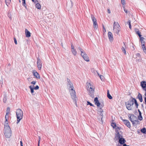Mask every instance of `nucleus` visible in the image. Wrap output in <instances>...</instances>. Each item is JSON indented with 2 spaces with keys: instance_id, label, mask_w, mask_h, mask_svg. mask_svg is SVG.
<instances>
[{
  "instance_id": "412c9836",
  "label": "nucleus",
  "mask_w": 146,
  "mask_h": 146,
  "mask_svg": "<svg viewBox=\"0 0 146 146\" xmlns=\"http://www.w3.org/2000/svg\"><path fill=\"white\" fill-rule=\"evenodd\" d=\"M135 31L136 34L138 35L139 37L141 36V33L139 32V30L137 29H135Z\"/></svg>"
},
{
  "instance_id": "e2e57ef3",
  "label": "nucleus",
  "mask_w": 146,
  "mask_h": 146,
  "mask_svg": "<svg viewBox=\"0 0 146 146\" xmlns=\"http://www.w3.org/2000/svg\"><path fill=\"white\" fill-rule=\"evenodd\" d=\"M122 145H123V144H119V143H118L116 145V146H122Z\"/></svg>"
},
{
  "instance_id": "20e7f679",
  "label": "nucleus",
  "mask_w": 146,
  "mask_h": 146,
  "mask_svg": "<svg viewBox=\"0 0 146 146\" xmlns=\"http://www.w3.org/2000/svg\"><path fill=\"white\" fill-rule=\"evenodd\" d=\"M4 134L5 137L7 138H9L11 135V128L4 129Z\"/></svg>"
},
{
  "instance_id": "f704fd0d",
  "label": "nucleus",
  "mask_w": 146,
  "mask_h": 146,
  "mask_svg": "<svg viewBox=\"0 0 146 146\" xmlns=\"http://www.w3.org/2000/svg\"><path fill=\"white\" fill-rule=\"evenodd\" d=\"M121 49L123 52L124 53V54L125 55L126 54V53L125 48L123 47V46L122 47Z\"/></svg>"
},
{
  "instance_id": "4468645a",
  "label": "nucleus",
  "mask_w": 146,
  "mask_h": 146,
  "mask_svg": "<svg viewBox=\"0 0 146 146\" xmlns=\"http://www.w3.org/2000/svg\"><path fill=\"white\" fill-rule=\"evenodd\" d=\"M33 73L34 76L36 78L40 79V77L39 74L36 72L35 70H33Z\"/></svg>"
},
{
  "instance_id": "bb28decb",
  "label": "nucleus",
  "mask_w": 146,
  "mask_h": 146,
  "mask_svg": "<svg viewBox=\"0 0 146 146\" xmlns=\"http://www.w3.org/2000/svg\"><path fill=\"white\" fill-rule=\"evenodd\" d=\"M86 84L87 90H88L90 89V88H92L90 83H87Z\"/></svg>"
},
{
  "instance_id": "de8ad7c7",
  "label": "nucleus",
  "mask_w": 146,
  "mask_h": 146,
  "mask_svg": "<svg viewBox=\"0 0 146 146\" xmlns=\"http://www.w3.org/2000/svg\"><path fill=\"white\" fill-rule=\"evenodd\" d=\"M121 3L123 5H124L125 3V0H121Z\"/></svg>"
},
{
  "instance_id": "39448f33",
  "label": "nucleus",
  "mask_w": 146,
  "mask_h": 146,
  "mask_svg": "<svg viewBox=\"0 0 146 146\" xmlns=\"http://www.w3.org/2000/svg\"><path fill=\"white\" fill-rule=\"evenodd\" d=\"M66 84L67 87L69 90H73V89H74L73 84L70 81V79L68 78H67Z\"/></svg>"
},
{
  "instance_id": "2eb2a0df",
  "label": "nucleus",
  "mask_w": 146,
  "mask_h": 146,
  "mask_svg": "<svg viewBox=\"0 0 146 146\" xmlns=\"http://www.w3.org/2000/svg\"><path fill=\"white\" fill-rule=\"evenodd\" d=\"M118 143H119V144H123V145L124 144H125V143L126 142V141L123 137H121L120 139H118Z\"/></svg>"
},
{
  "instance_id": "680f3d73",
  "label": "nucleus",
  "mask_w": 146,
  "mask_h": 146,
  "mask_svg": "<svg viewBox=\"0 0 146 146\" xmlns=\"http://www.w3.org/2000/svg\"><path fill=\"white\" fill-rule=\"evenodd\" d=\"M124 12L126 13H127V9H126L125 8H124Z\"/></svg>"
},
{
  "instance_id": "a211bd4d",
  "label": "nucleus",
  "mask_w": 146,
  "mask_h": 146,
  "mask_svg": "<svg viewBox=\"0 0 146 146\" xmlns=\"http://www.w3.org/2000/svg\"><path fill=\"white\" fill-rule=\"evenodd\" d=\"M132 122L133 125V126H137L138 124H139L140 123V121H138V119L135 120L134 121H133Z\"/></svg>"
},
{
  "instance_id": "72a5a7b5",
  "label": "nucleus",
  "mask_w": 146,
  "mask_h": 146,
  "mask_svg": "<svg viewBox=\"0 0 146 146\" xmlns=\"http://www.w3.org/2000/svg\"><path fill=\"white\" fill-rule=\"evenodd\" d=\"M138 119H139L140 121H141L143 119V117L141 114H140L138 116Z\"/></svg>"
},
{
  "instance_id": "69168bd1",
  "label": "nucleus",
  "mask_w": 146,
  "mask_h": 146,
  "mask_svg": "<svg viewBox=\"0 0 146 146\" xmlns=\"http://www.w3.org/2000/svg\"><path fill=\"white\" fill-rule=\"evenodd\" d=\"M3 81L2 79H0V84H3Z\"/></svg>"
},
{
  "instance_id": "cd10ccee",
  "label": "nucleus",
  "mask_w": 146,
  "mask_h": 146,
  "mask_svg": "<svg viewBox=\"0 0 146 146\" xmlns=\"http://www.w3.org/2000/svg\"><path fill=\"white\" fill-rule=\"evenodd\" d=\"M141 131L142 133L146 134V128L145 127H143L141 129Z\"/></svg>"
},
{
  "instance_id": "5701e85b",
  "label": "nucleus",
  "mask_w": 146,
  "mask_h": 146,
  "mask_svg": "<svg viewBox=\"0 0 146 146\" xmlns=\"http://www.w3.org/2000/svg\"><path fill=\"white\" fill-rule=\"evenodd\" d=\"M29 88L31 90V92L32 94L33 95H35V93H34V90H35L33 87L32 86H30Z\"/></svg>"
},
{
  "instance_id": "13d9d810",
  "label": "nucleus",
  "mask_w": 146,
  "mask_h": 146,
  "mask_svg": "<svg viewBox=\"0 0 146 146\" xmlns=\"http://www.w3.org/2000/svg\"><path fill=\"white\" fill-rule=\"evenodd\" d=\"M33 2L36 4L38 3V1L37 0H34V1H32Z\"/></svg>"
},
{
  "instance_id": "c85d7f7f",
  "label": "nucleus",
  "mask_w": 146,
  "mask_h": 146,
  "mask_svg": "<svg viewBox=\"0 0 146 146\" xmlns=\"http://www.w3.org/2000/svg\"><path fill=\"white\" fill-rule=\"evenodd\" d=\"M36 7L37 9H40L41 8V5L40 4L38 3L36 4Z\"/></svg>"
},
{
  "instance_id": "a878e982",
  "label": "nucleus",
  "mask_w": 146,
  "mask_h": 146,
  "mask_svg": "<svg viewBox=\"0 0 146 146\" xmlns=\"http://www.w3.org/2000/svg\"><path fill=\"white\" fill-rule=\"evenodd\" d=\"M107 97H108V98L110 99H112L113 98L112 96L110 95V94L109 90H107Z\"/></svg>"
},
{
  "instance_id": "3c124183",
  "label": "nucleus",
  "mask_w": 146,
  "mask_h": 146,
  "mask_svg": "<svg viewBox=\"0 0 146 146\" xmlns=\"http://www.w3.org/2000/svg\"><path fill=\"white\" fill-rule=\"evenodd\" d=\"M139 37L140 38V39L141 41H143L144 39H145V38L144 37H142L140 36V37Z\"/></svg>"
},
{
  "instance_id": "79ce46f5",
  "label": "nucleus",
  "mask_w": 146,
  "mask_h": 146,
  "mask_svg": "<svg viewBox=\"0 0 146 146\" xmlns=\"http://www.w3.org/2000/svg\"><path fill=\"white\" fill-rule=\"evenodd\" d=\"M33 88L35 90H37L39 89V87L38 85H36L35 87Z\"/></svg>"
},
{
  "instance_id": "4d7b16f0",
  "label": "nucleus",
  "mask_w": 146,
  "mask_h": 146,
  "mask_svg": "<svg viewBox=\"0 0 146 146\" xmlns=\"http://www.w3.org/2000/svg\"><path fill=\"white\" fill-rule=\"evenodd\" d=\"M116 129H118V130H120L121 128V127H118V126H117L116 127Z\"/></svg>"
},
{
  "instance_id": "1a4fd4ad",
  "label": "nucleus",
  "mask_w": 146,
  "mask_h": 146,
  "mask_svg": "<svg viewBox=\"0 0 146 146\" xmlns=\"http://www.w3.org/2000/svg\"><path fill=\"white\" fill-rule=\"evenodd\" d=\"M128 117H129V120L131 122L138 119L137 117L133 114H129Z\"/></svg>"
},
{
  "instance_id": "e433bc0d",
  "label": "nucleus",
  "mask_w": 146,
  "mask_h": 146,
  "mask_svg": "<svg viewBox=\"0 0 146 146\" xmlns=\"http://www.w3.org/2000/svg\"><path fill=\"white\" fill-rule=\"evenodd\" d=\"M10 108L9 107H8L7 108L6 110V113H10Z\"/></svg>"
},
{
  "instance_id": "a19ab883",
  "label": "nucleus",
  "mask_w": 146,
  "mask_h": 146,
  "mask_svg": "<svg viewBox=\"0 0 146 146\" xmlns=\"http://www.w3.org/2000/svg\"><path fill=\"white\" fill-rule=\"evenodd\" d=\"M26 4L25 2V0H22V5L23 6H25Z\"/></svg>"
},
{
  "instance_id": "9b49d317",
  "label": "nucleus",
  "mask_w": 146,
  "mask_h": 146,
  "mask_svg": "<svg viewBox=\"0 0 146 146\" xmlns=\"http://www.w3.org/2000/svg\"><path fill=\"white\" fill-rule=\"evenodd\" d=\"M88 93L90 96L92 98L94 97V88H90V89L88 90Z\"/></svg>"
},
{
  "instance_id": "f03ea898",
  "label": "nucleus",
  "mask_w": 146,
  "mask_h": 146,
  "mask_svg": "<svg viewBox=\"0 0 146 146\" xmlns=\"http://www.w3.org/2000/svg\"><path fill=\"white\" fill-rule=\"evenodd\" d=\"M16 117L17 119V123L18 124L19 123L23 117V112L20 109L17 110L16 111Z\"/></svg>"
},
{
  "instance_id": "09e8293b",
  "label": "nucleus",
  "mask_w": 146,
  "mask_h": 146,
  "mask_svg": "<svg viewBox=\"0 0 146 146\" xmlns=\"http://www.w3.org/2000/svg\"><path fill=\"white\" fill-rule=\"evenodd\" d=\"M78 49H79L81 52V51H83V50L79 46H78Z\"/></svg>"
},
{
  "instance_id": "0eeeda50",
  "label": "nucleus",
  "mask_w": 146,
  "mask_h": 146,
  "mask_svg": "<svg viewBox=\"0 0 146 146\" xmlns=\"http://www.w3.org/2000/svg\"><path fill=\"white\" fill-rule=\"evenodd\" d=\"M94 102L95 104L97 106V107H100V108H102L104 106V104L103 102L100 103L98 100V98L96 97L94 99Z\"/></svg>"
},
{
  "instance_id": "f257e3e1",
  "label": "nucleus",
  "mask_w": 146,
  "mask_h": 146,
  "mask_svg": "<svg viewBox=\"0 0 146 146\" xmlns=\"http://www.w3.org/2000/svg\"><path fill=\"white\" fill-rule=\"evenodd\" d=\"M133 98L132 96H131V98L129 100L125 102V105L127 109L128 110H131L132 109V107L134 104V100H133Z\"/></svg>"
},
{
  "instance_id": "c03bdc74",
  "label": "nucleus",
  "mask_w": 146,
  "mask_h": 146,
  "mask_svg": "<svg viewBox=\"0 0 146 146\" xmlns=\"http://www.w3.org/2000/svg\"><path fill=\"white\" fill-rule=\"evenodd\" d=\"M102 27L103 29V32L104 33H105L106 32V31L105 28L103 24L102 25Z\"/></svg>"
},
{
  "instance_id": "0e129e2a",
  "label": "nucleus",
  "mask_w": 146,
  "mask_h": 146,
  "mask_svg": "<svg viewBox=\"0 0 146 146\" xmlns=\"http://www.w3.org/2000/svg\"><path fill=\"white\" fill-rule=\"evenodd\" d=\"M135 106L136 108H138V106H139V104H138V103L135 104Z\"/></svg>"
},
{
  "instance_id": "9d476101",
  "label": "nucleus",
  "mask_w": 146,
  "mask_h": 146,
  "mask_svg": "<svg viewBox=\"0 0 146 146\" xmlns=\"http://www.w3.org/2000/svg\"><path fill=\"white\" fill-rule=\"evenodd\" d=\"M37 65L39 70H40L42 66L41 61L40 58L38 57L37 58Z\"/></svg>"
},
{
  "instance_id": "393cba45",
  "label": "nucleus",
  "mask_w": 146,
  "mask_h": 146,
  "mask_svg": "<svg viewBox=\"0 0 146 146\" xmlns=\"http://www.w3.org/2000/svg\"><path fill=\"white\" fill-rule=\"evenodd\" d=\"M123 137L122 135H121L120 133H118L117 134H115V137L116 138V139H118L121 137Z\"/></svg>"
},
{
  "instance_id": "603ef678",
  "label": "nucleus",
  "mask_w": 146,
  "mask_h": 146,
  "mask_svg": "<svg viewBox=\"0 0 146 146\" xmlns=\"http://www.w3.org/2000/svg\"><path fill=\"white\" fill-rule=\"evenodd\" d=\"M115 131L116 132V133H115V134H117L118 133H119V130L117 129H116V128L115 129Z\"/></svg>"
},
{
  "instance_id": "58836bf2",
  "label": "nucleus",
  "mask_w": 146,
  "mask_h": 146,
  "mask_svg": "<svg viewBox=\"0 0 146 146\" xmlns=\"http://www.w3.org/2000/svg\"><path fill=\"white\" fill-rule=\"evenodd\" d=\"M87 105H90L91 106H92L93 107H94V106L90 102L88 101H87Z\"/></svg>"
},
{
  "instance_id": "c756f323",
  "label": "nucleus",
  "mask_w": 146,
  "mask_h": 146,
  "mask_svg": "<svg viewBox=\"0 0 146 146\" xmlns=\"http://www.w3.org/2000/svg\"><path fill=\"white\" fill-rule=\"evenodd\" d=\"M9 113H6V115H5V120L6 121H8V119L9 118Z\"/></svg>"
},
{
  "instance_id": "5fc2aeb1",
  "label": "nucleus",
  "mask_w": 146,
  "mask_h": 146,
  "mask_svg": "<svg viewBox=\"0 0 146 146\" xmlns=\"http://www.w3.org/2000/svg\"><path fill=\"white\" fill-rule=\"evenodd\" d=\"M36 81H33L31 82V84H32L35 85L36 83Z\"/></svg>"
},
{
  "instance_id": "b1692460",
  "label": "nucleus",
  "mask_w": 146,
  "mask_h": 146,
  "mask_svg": "<svg viewBox=\"0 0 146 146\" xmlns=\"http://www.w3.org/2000/svg\"><path fill=\"white\" fill-rule=\"evenodd\" d=\"M5 93V94L3 95V102L4 103H6L7 101V95L6 93L5 92H4V93Z\"/></svg>"
},
{
  "instance_id": "c9c22d12",
  "label": "nucleus",
  "mask_w": 146,
  "mask_h": 146,
  "mask_svg": "<svg viewBox=\"0 0 146 146\" xmlns=\"http://www.w3.org/2000/svg\"><path fill=\"white\" fill-rule=\"evenodd\" d=\"M100 115L101 116L100 118H101V122H102V124L103 123V121H102V118H103V115L102 112L100 113Z\"/></svg>"
},
{
  "instance_id": "6e6552de",
  "label": "nucleus",
  "mask_w": 146,
  "mask_h": 146,
  "mask_svg": "<svg viewBox=\"0 0 146 146\" xmlns=\"http://www.w3.org/2000/svg\"><path fill=\"white\" fill-rule=\"evenodd\" d=\"M91 18L93 23V26L94 29H97L98 28V26L96 22V19L93 15H91Z\"/></svg>"
},
{
  "instance_id": "4be33fe9",
  "label": "nucleus",
  "mask_w": 146,
  "mask_h": 146,
  "mask_svg": "<svg viewBox=\"0 0 146 146\" xmlns=\"http://www.w3.org/2000/svg\"><path fill=\"white\" fill-rule=\"evenodd\" d=\"M84 60L87 62H89L90 60L89 58L87 55V54H85L84 55H83L82 57Z\"/></svg>"
},
{
  "instance_id": "f3484780",
  "label": "nucleus",
  "mask_w": 146,
  "mask_h": 146,
  "mask_svg": "<svg viewBox=\"0 0 146 146\" xmlns=\"http://www.w3.org/2000/svg\"><path fill=\"white\" fill-rule=\"evenodd\" d=\"M136 99H138L140 102H142L143 101V99L142 94L139 92L136 97Z\"/></svg>"
},
{
  "instance_id": "423d86ee",
  "label": "nucleus",
  "mask_w": 146,
  "mask_h": 146,
  "mask_svg": "<svg viewBox=\"0 0 146 146\" xmlns=\"http://www.w3.org/2000/svg\"><path fill=\"white\" fill-rule=\"evenodd\" d=\"M69 92H70V94L71 95L72 98L74 100V102H75L76 103V93L74 90L73 89V90H69Z\"/></svg>"
},
{
  "instance_id": "6e6d98bb",
  "label": "nucleus",
  "mask_w": 146,
  "mask_h": 146,
  "mask_svg": "<svg viewBox=\"0 0 146 146\" xmlns=\"http://www.w3.org/2000/svg\"><path fill=\"white\" fill-rule=\"evenodd\" d=\"M38 145H39V143H40V139H41V138H40V136L39 137H38Z\"/></svg>"
},
{
  "instance_id": "bf43d9fd",
  "label": "nucleus",
  "mask_w": 146,
  "mask_h": 146,
  "mask_svg": "<svg viewBox=\"0 0 146 146\" xmlns=\"http://www.w3.org/2000/svg\"><path fill=\"white\" fill-rule=\"evenodd\" d=\"M100 77L102 80V79H103V78H104L103 76L102 75H100Z\"/></svg>"
},
{
  "instance_id": "37998d69",
  "label": "nucleus",
  "mask_w": 146,
  "mask_h": 146,
  "mask_svg": "<svg viewBox=\"0 0 146 146\" xmlns=\"http://www.w3.org/2000/svg\"><path fill=\"white\" fill-rule=\"evenodd\" d=\"M81 56L83 57V55H84L85 54H86L85 53V52H83V51H81Z\"/></svg>"
},
{
  "instance_id": "aec40b11",
  "label": "nucleus",
  "mask_w": 146,
  "mask_h": 146,
  "mask_svg": "<svg viewBox=\"0 0 146 146\" xmlns=\"http://www.w3.org/2000/svg\"><path fill=\"white\" fill-rule=\"evenodd\" d=\"M25 35L26 37H29L31 36L30 32L27 29H26L25 30Z\"/></svg>"
},
{
  "instance_id": "ea45409f",
  "label": "nucleus",
  "mask_w": 146,
  "mask_h": 146,
  "mask_svg": "<svg viewBox=\"0 0 146 146\" xmlns=\"http://www.w3.org/2000/svg\"><path fill=\"white\" fill-rule=\"evenodd\" d=\"M136 56L135 57V58H136L137 57H138L139 58H141V56L140 55V54L139 53H137L136 54Z\"/></svg>"
},
{
  "instance_id": "6ab92c4d",
  "label": "nucleus",
  "mask_w": 146,
  "mask_h": 146,
  "mask_svg": "<svg viewBox=\"0 0 146 146\" xmlns=\"http://www.w3.org/2000/svg\"><path fill=\"white\" fill-rule=\"evenodd\" d=\"M11 128L9 125L8 121L6 122V121H5L4 125V129H9Z\"/></svg>"
},
{
  "instance_id": "864d4df0",
  "label": "nucleus",
  "mask_w": 146,
  "mask_h": 146,
  "mask_svg": "<svg viewBox=\"0 0 146 146\" xmlns=\"http://www.w3.org/2000/svg\"><path fill=\"white\" fill-rule=\"evenodd\" d=\"M141 46L142 47V46L143 44H144V45H145V41L143 40L141 41Z\"/></svg>"
},
{
  "instance_id": "774afa93",
  "label": "nucleus",
  "mask_w": 146,
  "mask_h": 146,
  "mask_svg": "<svg viewBox=\"0 0 146 146\" xmlns=\"http://www.w3.org/2000/svg\"><path fill=\"white\" fill-rule=\"evenodd\" d=\"M144 101L145 102V104L146 105V97L144 98Z\"/></svg>"
},
{
  "instance_id": "052dcab7",
  "label": "nucleus",
  "mask_w": 146,
  "mask_h": 146,
  "mask_svg": "<svg viewBox=\"0 0 146 146\" xmlns=\"http://www.w3.org/2000/svg\"><path fill=\"white\" fill-rule=\"evenodd\" d=\"M127 23L129 25H131V21L130 20H129L127 21Z\"/></svg>"
},
{
  "instance_id": "f8f14e48",
  "label": "nucleus",
  "mask_w": 146,
  "mask_h": 146,
  "mask_svg": "<svg viewBox=\"0 0 146 146\" xmlns=\"http://www.w3.org/2000/svg\"><path fill=\"white\" fill-rule=\"evenodd\" d=\"M140 85L143 90L146 91V82L142 81L141 82Z\"/></svg>"
},
{
  "instance_id": "473e14b6",
  "label": "nucleus",
  "mask_w": 146,
  "mask_h": 146,
  "mask_svg": "<svg viewBox=\"0 0 146 146\" xmlns=\"http://www.w3.org/2000/svg\"><path fill=\"white\" fill-rule=\"evenodd\" d=\"M5 1L6 5L8 6V5H9L11 3V0H5Z\"/></svg>"
},
{
  "instance_id": "8fccbe9b",
  "label": "nucleus",
  "mask_w": 146,
  "mask_h": 146,
  "mask_svg": "<svg viewBox=\"0 0 146 146\" xmlns=\"http://www.w3.org/2000/svg\"><path fill=\"white\" fill-rule=\"evenodd\" d=\"M14 42H15V44H17V39H16V38L15 37H14Z\"/></svg>"
},
{
  "instance_id": "7ed1b4c3",
  "label": "nucleus",
  "mask_w": 146,
  "mask_h": 146,
  "mask_svg": "<svg viewBox=\"0 0 146 146\" xmlns=\"http://www.w3.org/2000/svg\"><path fill=\"white\" fill-rule=\"evenodd\" d=\"M113 30L115 31V33L119 35V33L120 31V27L118 23L114 22L113 25Z\"/></svg>"
},
{
  "instance_id": "4c0bfd02",
  "label": "nucleus",
  "mask_w": 146,
  "mask_h": 146,
  "mask_svg": "<svg viewBox=\"0 0 146 146\" xmlns=\"http://www.w3.org/2000/svg\"><path fill=\"white\" fill-rule=\"evenodd\" d=\"M142 48L143 49V51L144 53L146 54V49L145 45H143Z\"/></svg>"
},
{
  "instance_id": "2f4dec72",
  "label": "nucleus",
  "mask_w": 146,
  "mask_h": 146,
  "mask_svg": "<svg viewBox=\"0 0 146 146\" xmlns=\"http://www.w3.org/2000/svg\"><path fill=\"white\" fill-rule=\"evenodd\" d=\"M71 51L72 53L74 55L76 56V55L77 52L75 49H72Z\"/></svg>"
},
{
  "instance_id": "dca6fc26",
  "label": "nucleus",
  "mask_w": 146,
  "mask_h": 146,
  "mask_svg": "<svg viewBox=\"0 0 146 146\" xmlns=\"http://www.w3.org/2000/svg\"><path fill=\"white\" fill-rule=\"evenodd\" d=\"M108 36L110 41L111 42H112L113 40V38L112 34L111 32H108Z\"/></svg>"
},
{
  "instance_id": "a18cd8bd",
  "label": "nucleus",
  "mask_w": 146,
  "mask_h": 146,
  "mask_svg": "<svg viewBox=\"0 0 146 146\" xmlns=\"http://www.w3.org/2000/svg\"><path fill=\"white\" fill-rule=\"evenodd\" d=\"M102 108H100L98 109V112H99L100 113L103 112V110L102 109Z\"/></svg>"
},
{
  "instance_id": "ddd939ff",
  "label": "nucleus",
  "mask_w": 146,
  "mask_h": 146,
  "mask_svg": "<svg viewBox=\"0 0 146 146\" xmlns=\"http://www.w3.org/2000/svg\"><path fill=\"white\" fill-rule=\"evenodd\" d=\"M122 120L124 124L127 126L128 127L130 128L131 127V125L130 122L128 120L123 119H122Z\"/></svg>"
},
{
  "instance_id": "338daca9",
  "label": "nucleus",
  "mask_w": 146,
  "mask_h": 146,
  "mask_svg": "<svg viewBox=\"0 0 146 146\" xmlns=\"http://www.w3.org/2000/svg\"><path fill=\"white\" fill-rule=\"evenodd\" d=\"M138 111L139 113V115L140 114H142V113H141V111H140V110H139V109H138Z\"/></svg>"
},
{
  "instance_id": "49530a36",
  "label": "nucleus",
  "mask_w": 146,
  "mask_h": 146,
  "mask_svg": "<svg viewBox=\"0 0 146 146\" xmlns=\"http://www.w3.org/2000/svg\"><path fill=\"white\" fill-rule=\"evenodd\" d=\"M133 100H134V103L135 104L138 103L137 102V100H136V99L135 98H133Z\"/></svg>"
},
{
  "instance_id": "7c9ffc66",
  "label": "nucleus",
  "mask_w": 146,
  "mask_h": 146,
  "mask_svg": "<svg viewBox=\"0 0 146 146\" xmlns=\"http://www.w3.org/2000/svg\"><path fill=\"white\" fill-rule=\"evenodd\" d=\"M111 125L113 129L115 128V127H117L116 123L115 122H112L111 123Z\"/></svg>"
}]
</instances>
